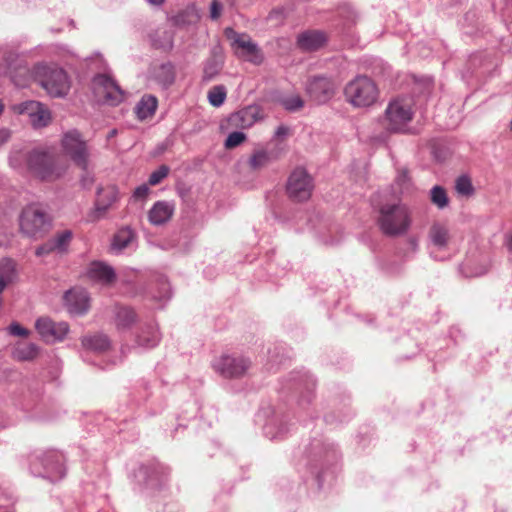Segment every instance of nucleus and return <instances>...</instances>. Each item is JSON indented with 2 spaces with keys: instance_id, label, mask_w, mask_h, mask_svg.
I'll use <instances>...</instances> for the list:
<instances>
[{
  "instance_id": "obj_1",
  "label": "nucleus",
  "mask_w": 512,
  "mask_h": 512,
  "mask_svg": "<svg viewBox=\"0 0 512 512\" xmlns=\"http://www.w3.org/2000/svg\"><path fill=\"white\" fill-rule=\"evenodd\" d=\"M412 223V211L407 204L401 201L385 202L378 208V227L388 237L406 235Z\"/></svg>"
},
{
  "instance_id": "obj_2",
  "label": "nucleus",
  "mask_w": 512,
  "mask_h": 512,
  "mask_svg": "<svg viewBox=\"0 0 512 512\" xmlns=\"http://www.w3.org/2000/svg\"><path fill=\"white\" fill-rule=\"evenodd\" d=\"M26 163L35 177L48 182L61 178L68 169V163L62 155L40 149L30 151Z\"/></svg>"
},
{
  "instance_id": "obj_3",
  "label": "nucleus",
  "mask_w": 512,
  "mask_h": 512,
  "mask_svg": "<svg viewBox=\"0 0 512 512\" xmlns=\"http://www.w3.org/2000/svg\"><path fill=\"white\" fill-rule=\"evenodd\" d=\"M35 79L52 97H64L70 90L67 73L57 66H36Z\"/></svg>"
},
{
  "instance_id": "obj_4",
  "label": "nucleus",
  "mask_w": 512,
  "mask_h": 512,
  "mask_svg": "<svg viewBox=\"0 0 512 512\" xmlns=\"http://www.w3.org/2000/svg\"><path fill=\"white\" fill-rule=\"evenodd\" d=\"M347 100L356 107L372 105L378 97L376 84L367 76H357L345 87Z\"/></svg>"
},
{
  "instance_id": "obj_5",
  "label": "nucleus",
  "mask_w": 512,
  "mask_h": 512,
  "mask_svg": "<svg viewBox=\"0 0 512 512\" xmlns=\"http://www.w3.org/2000/svg\"><path fill=\"white\" fill-rule=\"evenodd\" d=\"M50 225L46 210L38 204L26 206L20 215V229L29 237L41 236Z\"/></svg>"
},
{
  "instance_id": "obj_6",
  "label": "nucleus",
  "mask_w": 512,
  "mask_h": 512,
  "mask_svg": "<svg viewBox=\"0 0 512 512\" xmlns=\"http://www.w3.org/2000/svg\"><path fill=\"white\" fill-rule=\"evenodd\" d=\"M413 118L411 105L404 99L391 101L384 116V127L390 132H407V126Z\"/></svg>"
},
{
  "instance_id": "obj_7",
  "label": "nucleus",
  "mask_w": 512,
  "mask_h": 512,
  "mask_svg": "<svg viewBox=\"0 0 512 512\" xmlns=\"http://www.w3.org/2000/svg\"><path fill=\"white\" fill-rule=\"evenodd\" d=\"M286 190L291 200L295 202L307 201L314 190L313 178L304 168L298 167L290 174Z\"/></svg>"
},
{
  "instance_id": "obj_8",
  "label": "nucleus",
  "mask_w": 512,
  "mask_h": 512,
  "mask_svg": "<svg viewBox=\"0 0 512 512\" xmlns=\"http://www.w3.org/2000/svg\"><path fill=\"white\" fill-rule=\"evenodd\" d=\"M62 147L66 155L82 170H86L89 164L90 152L86 141L77 130H71L64 134Z\"/></svg>"
},
{
  "instance_id": "obj_9",
  "label": "nucleus",
  "mask_w": 512,
  "mask_h": 512,
  "mask_svg": "<svg viewBox=\"0 0 512 512\" xmlns=\"http://www.w3.org/2000/svg\"><path fill=\"white\" fill-rule=\"evenodd\" d=\"M92 89L98 101L117 105L123 100V91L109 76L100 74L94 77Z\"/></svg>"
},
{
  "instance_id": "obj_10",
  "label": "nucleus",
  "mask_w": 512,
  "mask_h": 512,
  "mask_svg": "<svg viewBox=\"0 0 512 512\" xmlns=\"http://www.w3.org/2000/svg\"><path fill=\"white\" fill-rule=\"evenodd\" d=\"M215 370L226 378L244 376L251 366L248 358L237 355H222L213 364Z\"/></svg>"
},
{
  "instance_id": "obj_11",
  "label": "nucleus",
  "mask_w": 512,
  "mask_h": 512,
  "mask_svg": "<svg viewBox=\"0 0 512 512\" xmlns=\"http://www.w3.org/2000/svg\"><path fill=\"white\" fill-rule=\"evenodd\" d=\"M35 329L44 342L55 343L64 340L69 325L63 321L55 322L49 317H40L35 322Z\"/></svg>"
},
{
  "instance_id": "obj_12",
  "label": "nucleus",
  "mask_w": 512,
  "mask_h": 512,
  "mask_svg": "<svg viewBox=\"0 0 512 512\" xmlns=\"http://www.w3.org/2000/svg\"><path fill=\"white\" fill-rule=\"evenodd\" d=\"M21 115H27L34 128L47 126L51 121L49 109L37 101H26L14 107Z\"/></svg>"
},
{
  "instance_id": "obj_13",
  "label": "nucleus",
  "mask_w": 512,
  "mask_h": 512,
  "mask_svg": "<svg viewBox=\"0 0 512 512\" xmlns=\"http://www.w3.org/2000/svg\"><path fill=\"white\" fill-rule=\"evenodd\" d=\"M306 92L316 103H325L331 99L335 93V84L330 78L324 76H314L306 84Z\"/></svg>"
},
{
  "instance_id": "obj_14",
  "label": "nucleus",
  "mask_w": 512,
  "mask_h": 512,
  "mask_svg": "<svg viewBox=\"0 0 512 512\" xmlns=\"http://www.w3.org/2000/svg\"><path fill=\"white\" fill-rule=\"evenodd\" d=\"M41 465L44 468V472L38 471L34 465L32 470L38 475L50 478L51 480H59L64 477L65 469L63 467V456L57 451H48L43 454L40 458L38 457Z\"/></svg>"
},
{
  "instance_id": "obj_15",
  "label": "nucleus",
  "mask_w": 512,
  "mask_h": 512,
  "mask_svg": "<svg viewBox=\"0 0 512 512\" xmlns=\"http://www.w3.org/2000/svg\"><path fill=\"white\" fill-rule=\"evenodd\" d=\"M232 33V44L236 48L238 56L254 64H260L263 56L250 37L245 34Z\"/></svg>"
},
{
  "instance_id": "obj_16",
  "label": "nucleus",
  "mask_w": 512,
  "mask_h": 512,
  "mask_svg": "<svg viewBox=\"0 0 512 512\" xmlns=\"http://www.w3.org/2000/svg\"><path fill=\"white\" fill-rule=\"evenodd\" d=\"M64 305L69 313L74 315L85 314L89 309V295L86 290L73 288L68 290L64 296Z\"/></svg>"
},
{
  "instance_id": "obj_17",
  "label": "nucleus",
  "mask_w": 512,
  "mask_h": 512,
  "mask_svg": "<svg viewBox=\"0 0 512 512\" xmlns=\"http://www.w3.org/2000/svg\"><path fill=\"white\" fill-rule=\"evenodd\" d=\"M18 55L9 52L5 57L7 72L10 74L11 81L18 87H24L27 84L28 68L21 62L16 63Z\"/></svg>"
},
{
  "instance_id": "obj_18",
  "label": "nucleus",
  "mask_w": 512,
  "mask_h": 512,
  "mask_svg": "<svg viewBox=\"0 0 512 512\" xmlns=\"http://www.w3.org/2000/svg\"><path fill=\"white\" fill-rule=\"evenodd\" d=\"M260 117V109L257 106H248L233 113L228 121L231 126L246 129L251 127Z\"/></svg>"
},
{
  "instance_id": "obj_19",
  "label": "nucleus",
  "mask_w": 512,
  "mask_h": 512,
  "mask_svg": "<svg viewBox=\"0 0 512 512\" xmlns=\"http://www.w3.org/2000/svg\"><path fill=\"white\" fill-rule=\"evenodd\" d=\"M174 210V203L168 201H157L149 210V221L153 225H162L172 218Z\"/></svg>"
},
{
  "instance_id": "obj_20",
  "label": "nucleus",
  "mask_w": 512,
  "mask_h": 512,
  "mask_svg": "<svg viewBox=\"0 0 512 512\" xmlns=\"http://www.w3.org/2000/svg\"><path fill=\"white\" fill-rule=\"evenodd\" d=\"M326 42V36L321 31H306L297 38L298 46L304 51H315Z\"/></svg>"
},
{
  "instance_id": "obj_21",
  "label": "nucleus",
  "mask_w": 512,
  "mask_h": 512,
  "mask_svg": "<svg viewBox=\"0 0 512 512\" xmlns=\"http://www.w3.org/2000/svg\"><path fill=\"white\" fill-rule=\"evenodd\" d=\"M87 275L90 279L110 284L115 280L113 268L103 262H92L88 268Z\"/></svg>"
},
{
  "instance_id": "obj_22",
  "label": "nucleus",
  "mask_w": 512,
  "mask_h": 512,
  "mask_svg": "<svg viewBox=\"0 0 512 512\" xmlns=\"http://www.w3.org/2000/svg\"><path fill=\"white\" fill-rule=\"evenodd\" d=\"M72 238L70 231H63L57 234L54 238L47 241L43 246L39 247L36 251L37 255H42L52 251L64 252Z\"/></svg>"
},
{
  "instance_id": "obj_23",
  "label": "nucleus",
  "mask_w": 512,
  "mask_h": 512,
  "mask_svg": "<svg viewBox=\"0 0 512 512\" xmlns=\"http://www.w3.org/2000/svg\"><path fill=\"white\" fill-rule=\"evenodd\" d=\"M117 199V190L115 187H107L105 189L98 190V198L96 200L95 214L96 218L99 219L104 216L108 208Z\"/></svg>"
},
{
  "instance_id": "obj_24",
  "label": "nucleus",
  "mask_w": 512,
  "mask_h": 512,
  "mask_svg": "<svg viewBox=\"0 0 512 512\" xmlns=\"http://www.w3.org/2000/svg\"><path fill=\"white\" fill-rule=\"evenodd\" d=\"M151 76L163 87H168L175 80L174 66L170 62L155 65L151 69Z\"/></svg>"
},
{
  "instance_id": "obj_25",
  "label": "nucleus",
  "mask_w": 512,
  "mask_h": 512,
  "mask_svg": "<svg viewBox=\"0 0 512 512\" xmlns=\"http://www.w3.org/2000/svg\"><path fill=\"white\" fill-rule=\"evenodd\" d=\"M223 67V55L217 49H213L211 56L207 59L203 68V80L211 81L217 76Z\"/></svg>"
},
{
  "instance_id": "obj_26",
  "label": "nucleus",
  "mask_w": 512,
  "mask_h": 512,
  "mask_svg": "<svg viewBox=\"0 0 512 512\" xmlns=\"http://www.w3.org/2000/svg\"><path fill=\"white\" fill-rule=\"evenodd\" d=\"M137 344L144 348H152L156 346L160 341V334L156 325L147 324L145 325L141 333L137 336Z\"/></svg>"
},
{
  "instance_id": "obj_27",
  "label": "nucleus",
  "mask_w": 512,
  "mask_h": 512,
  "mask_svg": "<svg viewBox=\"0 0 512 512\" xmlns=\"http://www.w3.org/2000/svg\"><path fill=\"white\" fill-rule=\"evenodd\" d=\"M157 99L152 95H145L136 105L135 112L140 120H145L154 115L157 108Z\"/></svg>"
},
{
  "instance_id": "obj_28",
  "label": "nucleus",
  "mask_w": 512,
  "mask_h": 512,
  "mask_svg": "<svg viewBox=\"0 0 512 512\" xmlns=\"http://www.w3.org/2000/svg\"><path fill=\"white\" fill-rule=\"evenodd\" d=\"M174 34L171 30L158 29L151 35L152 45L157 49L169 51L173 47Z\"/></svg>"
},
{
  "instance_id": "obj_29",
  "label": "nucleus",
  "mask_w": 512,
  "mask_h": 512,
  "mask_svg": "<svg viewBox=\"0 0 512 512\" xmlns=\"http://www.w3.org/2000/svg\"><path fill=\"white\" fill-rule=\"evenodd\" d=\"M81 343L84 348L96 352L106 351L110 346L108 337L103 334L84 336Z\"/></svg>"
},
{
  "instance_id": "obj_30",
  "label": "nucleus",
  "mask_w": 512,
  "mask_h": 512,
  "mask_svg": "<svg viewBox=\"0 0 512 512\" xmlns=\"http://www.w3.org/2000/svg\"><path fill=\"white\" fill-rule=\"evenodd\" d=\"M136 313L129 307H118L115 314V323L119 330L130 328L136 321Z\"/></svg>"
},
{
  "instance_id": "obj_31",
  "label": "nucleus",
  "mask_w": 512,
  "mask_h": 512,
  "mask_svg": "<svg viewBox=\"0 0 512 512\" xmlns=\"http://www.w3.org/2000/svg\"><path fill=\"white\" fill-rule=\"evenodd\" d=\"M429 237L435 246L443 248L449 241V231L443 224L434 223L430 228Z\"/></svg>"
},
{
  "instance_id": "obj_32",
  "label": "nucleus",
  "mask_w": 512,
  "mask_h": 512,
  "mask_svg": "<svg viewBox=\"0 0 512 512\" xmlns=\"http://www.w3.org/2000/svg\"><path fill=\"white\" fill-rule=\"evenodd\" d=\"M134 239V233L133 231L128 228L124 227L118 230V232L114 235L113 242H112V249L116 250L117 252L122 251L128 245L132 242Z\"/></svg>"
},
{
  "instance_id": "obj_33",
  "label": "nucleus",
  "mask_w": 512,
  "mask_h": 512,
  "mask_svg": "<svg viewBox=\"0 0 512 512\" xmlns=\"http://www.w3.org/2000/svg\"><path fill=\"white\" fill-rule=\"evenodd\" d=\"M39 347L34 343L19 344L14 350V357L21 361H30L37 357Z\"/></svg>"
},
{
  "instance_id": "obj_34",
  "label": "nucleus",
  "mask_w": 512,
  "mask_h": 512,
  "mask_svg": "<svg viewBox=\"0 0 512 512\" xmlns=\"http://www.w3.org/2000/svg\"><path fill=\"white\" fill-rule=\"evenodd\" d=\"M277 102L290 112L298 111L304 106L303 99L297 94L279 96Z\"/></svg>"
},
{
  "instance_id": "obj_35",
  "label": "nucleus",
  "mask_w": 512,
  "mask_h": 512,
  "mask_svg": "<svg viewBox=\"0 0 512 512\" xmlns=\"http://www.w3.org/2000/svg\"><path fill=\"white\" fill-rule=\"evenodd\" d=\"M270 162L269 154L263 150H256L249 158L248 164L252 170H260Z\"/></svg>"
},
{
  "instance_id": "obj_36",
  "label": "nucleus",
  "mask_w": 512,
  "mask_h": 512,
  "mask_svg": "<svg viewBox=\"0 0 512 512\" xmlns=\"http://www.w3.org/2000/svg\"><path fill=\"white\" fill-rule=\"evenodd\" d=\"M15 279V263L10 259L0 261V280L9 284Z\"/></svg>"
},
{
  "instance_id": "obj_37",
  "label": "nucleus",
  "mask_w": 512,
  "mask_h": 512,
  "mask_svg": "<svg viewBox=\"0 0 512 512\" xmlns=\"http://www.w3.org/2000/svg\"><path fill=\"white\" fill-rule=\"evenodd\" d=\"M430 199L431 202L436 205L439 209H444L448 203L449 199L445 189L441 186H434L430 191Z\"/></svg>"
},
{
  "instance_id": "obj_38",
  "label": "nucleus",
  "mask_w": 512,
  "mask_h": 512,
  "mask_svg": "<svg viewBox=\"0 0 512 512\" xmlns=\"http://www.w3.org/2000/svg\"><path fill=\"white\" fill-rule=\"evenodd\" d=\"M226 99V89L222 85L214 86L208 92L209 103L214 107L221 106Z\"/></svg>"
},
{
  "instance_id": "obj_39",
  "label": "nucleus",
  "mask_w": 512,
  "mask_h": 512,
  "mask_svg": "<svg viewBox=\"0 0 512 512\" xmlns=\"http://www.w3.org/2000/svg\"><path fill=\"white\" fill-rule=\"evenodd\" d=\"M455 189L462 195H470L473 192L472 183L466 176H461L456 180Z\"/></svg>"
},
{
  "instance_id": "obj_40",
  "label": "nucleus",
  "mask_w": 512,
  "mask_h": 512,
  "mask_svg": "<svg viewBox=\"0 0 512 512\" xmlns=\"http://www.w3.org/2000/svg\"><path fill=\"white\" fill-rule=\"evenodd\" d=\"M246 139V135L243 132L235 131L228 135L225 140V147L232 149L243 143Z\"/></svg>"
},
{
  "instance_id": "obj_41",
  "label": "nucleus",
  "mask_w": 512,
  "mask_h": 512,
  "mask_svg": "<svg viewBox=\"0 0 512 512\" xmlns=\"http://www.w3.org/2000/svg\"><path fill=\"white\" fill-rule=\"evenodd\" d=\"M169 168L166 165L160 166L157 170L151 173L149 177V184L155 186L159 184L164 178L167 177Z\"/></svg>"
},
{
  "instance_id": "obj_42",
  "label": "nucleus",
  "mask_w": 512,
  "mask_h": 512,
  "mask_svg": "<svg viewBox=\"0 0 512 512\" xmlns=\"http://www.w3.org/2000/svg\"><path fill=\"white\" fill-rule=\"evenodd\" d=\"M7 330L13 336L28 337L30 334L29 330L22 327L18 322H12Z\"/></svg>"
},
{
  "instance_id": "obj_43",
  "label": "nucleus",
  "mask_w": 512,
  "mask_h": 512,
  "mask_svg": "<svg viewBox=\"0 0 512 512\" xmlns=\"http://www.w3.org/2000/svg\"><path fill=\"white\" fill-rule=\"evenodd\" d=\"M198 20V15L194 12L185 11L176 16V23L178 25H184Z\"/></svg>"
},
{
  "instance_id": "obj_44",
  "label": "nucleus",
  "mask_w": 512,
  "mask_h": 512,
  "mask_svg": "<svg viewBox=\"0 0 512 512\" xmlns=\"http://www.w3.org/2000/svg\"><path fill=\"white\" fill-rule=\"evenodd\" d=\"M221 10H222L221 4L218 1L214 0L211 3V7H210V17H211V19H213V20L218 19L220 14H221Z\"/></svg>"
},
{
  "instance_id": "obj_45",
  "label": "nucleus",
  "mask_w": 512,
  "mask_h": 512,
  "mask_svg": "<svg viewBox=\"0 0 512 512\" xmlns=\"http://www.w3.org/2000/svg\"><path fill=\"white\" fill-rule=\"evenodd\" d=\"M148 193L149 187L146 184H143L135 189L133 196L136 199H144L147 197Z\"/></svg>"
},
{
  "instance_id": "obj_46",
  "label": "nucleus",
  "mask_w": 512,
  "mask_h": 512,
  "mask_svg": "<svg viewBox=\"0 0 512 512\" xmlns=\"http://www.w3.org/2000/svg\"><path fill=\"white\" fill-rule=\"evenodd\" d=\"M289 134V128L285 125H280L275 130L274 136L278 139L285 138Z\"/></svg>"
},
{
  "instance_id": "obj_47",
  "label": "nucleus",
  "mask_w": 512,
  "mask_h": 512,
  "mask_svg": "<svg viewBox=\"0 0 512 512\" xmlns=\"http://www.w3.org/2000/svg\"><path fill=\"white\" fill-rule=\"evenodd\" d=\"M409 180V177H408V171L407 170H401L399 171L398 173V176L396 178V181L398 182L399 185H404L407 181Z\"/></svg>"
},
{
  "instance_id": "obj_48",
  "label": "nucleus",
  "mask_w": 512,
  "mask_h": 512,
  "mask_svg": "<svg viewBox=\"0 0 512 512\" xmlns=\"http://www.w3.org/2000/svg\"><path fill=\"white\" fill-rule=\"evenodd\" d=\"M11 137V132L6 128L0 129V146L6 143Z\"/></svg>"
},
{
  "instance_id": "obj_49",
  "label": "nucleus",
  "mask_w": 512,
  "mask_h": 512,
  "mask_svg": "<svg viewBox=\"0 0 512 512\" xmlns=\"http://www.w3.org/2000/svg\"><path fill=\"white\" fill-rule=\"evenodd\" d=\"M162 286V294L159 296V299L167 300L171 296L170 286L167 283H163Z\"/></svg>"
},
{
  "instance_id": "obj_50",
  "label": "nucleus",
  "mask_w": 512,
  "mask_h": 512,
  "mask_svg": "<svg viewBox=\"0 0 512 512\" xmlns=\"http://www.w3.org/2000/svg\"><path fill=\"white\" fill-rule=\"evenodd\" d=\"M150 5L155 7L162 6L167 0H146Z\"/></svg>"
},
{
  "instance_id": "obj_51",
  "label": "nucleus",
  "mask_w": 512,
  "mask_h": 512,
  "mask_svg": "<svg viewBox=\"0 0 512 512\" xmlns=\"http://www.w3.org/2000/svg\"><path fill=\"white\" fill-rule=\"evenodd\" d=\"M7 285H8L7 283L0 280V295H2V292L4 291V289ZM0 298H2V296H0Z\"/></svg>"
},
{
  "instance_id": "obj_52",
  "label": "nucleus",
  "mask_w": 512,
  "mask_h": 512,
  "mask_svg": "<svg viewBox=\"0 0 512 512\" xmlns=\"http://www.w3.org/2000/svg\"><path fill=\"white\" fill-rule=\"evenodd\" d=\"M3 108H4V106H3V104L0 102V115H1V114H2V112H3Z\"/></svg>"
},
{
  "instance_id": "obj_53",
  "label": "nucleus",
  "mask_w": 512,
  "mask_h": 512,
  "mask_svg": "<svg viewBox=\"0 0 512 512\" xmlns=\"http://www.w3.org/2000/svg\"><path fill=\"white\" fill-rule=\"evenodd\" d=\"M510 248L512 250V236H511V239H510Z\"/></svg>"
},
{
  "instance_id": "obj_54",
  "label": "nucleus",
  "mask_w": 512,
  "mask_h": 512,
  "mask_svg": "<svg viewBox=\"0 0 512 512\" xmlns=\"http://www.w3.org/2000/svg\"><path fill=\"white\" fill-rule=\"evenodd\" d=\"M86 181H88V180L87 179H83V182H84L85 186L87 185Z\"/></svg>"
},
{
  "instance_id": "obj_55",
  "label": "nucleus",
  "mask_w": 512,
  "mask_h": 512,
  "mask_svg": "<svg viewBox=\"0 0 512 512\" xmlns=\"http://www.w3.org/2000/svg\"><path fill=\"white\" fill-rule=\"evenodd\" d=\"M510 126H511V128H512V120H511Z\"/></svg>"
}]
</instances>
